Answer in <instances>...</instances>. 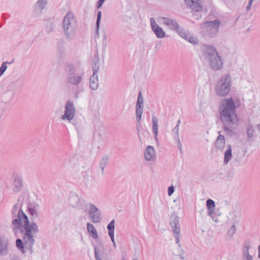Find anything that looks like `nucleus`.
Returning a JSON list of instances; mask_svg holds the SVG:
<instances>
[{"label":"nucleus","instance_id":"f257e3e1","mask_svg":"<svg viewBox=\"0 0 260 260\" xmlns=\"http://www.w3.org/2000/svg\"><path fill=\"white\" fill-rule=\"evenodd\" d=\"M238 106L232 98L224 99L221 102L220 118L224 132L230 136L235 134V131L238 125L239 120L236 113V109Z\"/></svg>","mask_w":260,"mask_h":260},{"label":"nucleus","instance_id":"f03ea898","mask_svg":"<svg viewBox=\"0 0 260 260\" xmlns=\"http://www.w3.org/2000/svg\"><path fill=\"white\" fill-rule=\"evenodd\" d=\"M62 29L64 38L69 41L74 40L77 35L78 22L74 14L68 12L63 17Z\"/></svg>","mask_w":260,"mask_h":260},{"label":"nucleus","instance_id":"7ed1b4c3","mask_svg":"<svg viewBox=\"0 0 260 260\" xmlns=\"http://www.w3.org/2000/svg\"><path fill=\"white\" fill-rule=\"evenodd\" d=\"M203 56L214 71H219L223 67V59L213 46L205 45L202 48Z\"/></svg>","mask_w":260,"mask_h":260},{"label":"nucleus","instance_id":"20e7f679","mask_svg":"<svg viewBox=\"0 0 260 260\" xmlns=\"http://www.w3.org/2000/svg\"><path fill=\"white\" fill-rule=\"evenodd\" d=\"M232 85L231 75L225 74L217 81L215 85V92L218 96L224 97L230 93Z\"/></svg>","mask_w":260,"mask_h":260},{"label":"nucleus","instance_id":"39448f33","mask_svg":"<svg viewBox=\"0 0 260 260\" xmlns=\"http://www.w3.org/2000/svg\"><path fill=\"white\" fill-rule=\"evenodd\" d=\"M13 224L14 225V230H17L21 226L25 229V234L23 237V240L25 243L31 239V228L28 225V219L27 217L23 213L19 212L18 214V219L13 220Z\"/></svg>","mask_w":260,"mask_h":260},{"label":"nucleus","instance_id":"423d86ee","mask_svg":"<svg viewBox=\"0 0 260 260\" xmlns=\"http://www.w3.org/2000/svg\"><path fill=\"white\" fill-rule=\"evenodd\" d=\"M221 25V21L216 19L213 21H206L201 24L202 31L209 37L216 36Z\"/></svg>","mask_w":260,"mask_h":260},{"label":"nucleus","instance_id":"0eeeda50","mask_svg":"<svg viewBox=\"0 0 260 260\" xmlns=\"http://www.w3.org/2000/svg\"><path fill=\"white\" fill-rule=\"evenodd\" d=\"M67 73V81L73 85H78L83 81V73H77L72 66H68L66 69Z\"/></svg>","mask_w":260,"mask_h":260},{"label":"nucleus","instance_id":"6e6552de","mask_svg":"<svg viewBox=\"0 0 260 260\" xmlns=\"http://www.w3.org/2000/svg\"><path fill=\"white\" fill-rule=\"evenodd\" d=\"M88 208L89 217L93 223H99L101 220V213L100 210L93 204L87 203L85 204Z\"/></svg>","mask_w":260,"mask_h":260},{"label":"nucleus","instance_id":"1a4fd4ad","mask_svg":"<svg viewBox=\"0 0 260 260\" xmlns=\"http://www.w3.org/2000/svg\"><path fill=\"white\" fill-rule=\"evenodd\" d=\"M76 108L73 103L69 101H67L64 107V113L60 119L62 120H67L70 122L75 117Z\"/></svg>","mask_w":260,"mask_h":260},{"label":"nucleus","instance_id":"9d476101","mask_svg":"<svg viewBox=\"0 0 260 260\" xmlns=\"http://www.w3.org/2000/svg\"><path fill=\"white\" fill-rule=\"evenodd\" d=\"M241 216L240 207L236 205L233 207L232 211L230 212L227 215L226 223L228 224H235L238 222V220Z\"/></svg>","mask_w":260,"mask_h":260},{"label":"nucleus","instance_id":"9b49d317","mask_svg":"<svg viewBox=\"0 0 260 260\" xmlns=\"http://www.w3.org/2000/svg\"><path fill=\"white\" fill-rule=\"evenodd\" d=\"M172 221L170 224L174 233V237L176 240V243L179 244L180 237V227L179 224V217L177 216H174L172 218Z\"/></svg>","mask_w":260,"mask_h":260},{"label":"nucleus","instance_id":"f8f14e48","mask_svg":"<svg viewBox=\"0 0 260 260\" xmlns=\"http://www.w3.org/2000/svg\"><path fill=\"white\" fill-rule=\"evenodd\" d=\"M206 207L207 209V215L210 216L211 219L215 223L219 222L218 217L215 216V204L214 201L211 199H208L206 201Z\"/></svg>","mask_w":260,"mask_h":260},{"label":"nucleus","instance_id":"ddd939ff","mask_svg":"<svg viewBox=\"0 0 260 260\" xmlns=\"http://www.w3.org/2000/svg\"><path fill=\"white\" fill-rule=\"evenodd\" d=\"M143 112V98L141 92H139L138 96L137 101L136 105V119L138 122H140L141 119Z\"/></svg>","mask_w":260,"mask_h":260},{"label":"nucleus","instance_id":"4468645a","mask_svg":"<svg viewBox=\"0 0 260 260\" xmlns=\"http://www.w3.org/2000/svg\"><path fill=\"white\" fill-rule=\"evenodd\" d=\"M48 0H38L34 9V17H39L47 4Z\"/></svg>","mask_w":260,"mask_h":260},{"label":"nucleus","instance_id":"2eb2a0df","mask_svg":"<svg viewBox=\"0 0 260 260\" xmlns=\"http://www.w3.org/2000/svg\"><path fill=\"white\" fill-rule=\"evenodd\" d=\"M150 24L152 30L155 34L157 38L161 39L166 37V32L164 31L161 27H160L155 22L153 18L150 19Z\"/></svg>","mask_w":260,"mask_h":260},{"label":"nucleus","instance_id":"dca6fc26","mask_svg":"<svg viewBox=\"0 0 260 260\" xmlns=\"http://www.w3.org/2000/svg\"><path fill=\"white\" fill-rule=\"evenodd\" d=\"M251 248L249 240L245 241L242 245V258L244 260H253L252 256L249 254V250Z\"/></svg>","mask_w":260,"mask_h":260},{"label":"nucleus","instance_id":"f3484780","mask_svg":"<svg viewBox=\"0 0 260 260\" xmlns=\"http://www.w3.org/2000/svg\"><path fill=\"white\" fill-rule=\"evenodd\" d=\"M70 205L73 208H79L83 203L80 197L77 194H71L69 199Z\"/></svg>","mask_w":260,"mask_h":260},{"label":"nucleus","instance_id":"a211bd4d","mask_svg":"<svg viewBox=\"0 0 260 260\" xmlns=\"http://www.w3.org/2000/svg\"><path fill=\"white\" fill-rule=\"evenodd\" d=\"M184 1L187 6L193 11L199 12L202 9L200 0H184Z\"/></svg>","mask_w":260,"mask_h":260},{"label":"nucleus","instance_id":"6ab92c4d","mask_svg":"<svg viewBox=\"0 0 260 260\" xmlns=\"http://www.w3.org/2000/svg\"><path fill=\"white\" fill-rule=\"evenodd\" d=\"M144 156L146 160H154L156 158L155 151L151 146H147L144 153Z\"/></svg>","mask_w":260,"mask_h":260},{"label":"nucleus","instance_id":"aec40b11","mask_svg":"<svg viewBox=\"0 0 260 260\" xmlns=\"http://www.w3.org/2000/svg\"><path fill=\"white\" fill-rule=\"evenodd\" d=\"M162 20H163L162 24L168 26L170 29L175 31L178 29L179 26L176 20L165 17H162Z\"/></svg>","mask_w":260,"mask_h":260},{"label":"nucleus","instance_id":"412c9836","mask_svg":"<svg viewBox=\"0 0 260 260\" xmlns=\"http://www.w3.org/2000/svg\"><path fill=\"white\" fill-rule=\"evenodd\" d=\"M24 241V243L22 242V240L20 239H17L16 241V245L17 247L21 250V251L24 253L26 251V248L28 247V244H31V243L32 242V233H31V239L30 240H27V242L25 243V241ZM25 241H27V239L25 240Z\"/></svg>","mask_w":260,"mask_h":260},{"label":"nucleus","instance_id":"4be33fe9","mask_svg":"<svg viewBox=\"0 0 260 260\" xmlns=\"http://www.w3.org/2000/svg\"><path fill=\"white\" fill-rule=\"evenodd\" d=\"M245 153L246 150L244 148H238L236 152L234 153V161L236 164H239L245 156Z\"/></svg>","mask_w":260,"mask_h":260},{"label":"nucleus","instance_id":"5701e85b","mask_svg":"<svg viewBox=\"0 0 260 260\" xmlns=\"http://www.w3.org/2000/svg\"><path fill=\"white\" fill-rule=\"evenodd\" d=\"M225 139L223 135H219L215 142V148L216 151L222 150L225 146Z\"/></svg>","mask_w":260,"mask_h":260},{"label":"nucleus","instance_id":"b1692460","mask_svg":"<svg viewBox=\"0 0 260 260\" xmlns=\"http://www.w3.org/2000/svg\"><path fill=\"white\" fill-rule=\"evenodd\" d=\"M232 157H233V155H232V146L231 145H228L227 146V149L224 153V159H223L224 164H225V165L228 164L230 162V161L232 159Z\"/></svg>","mask_w":260,"mask_h":260},{"label":"nucleus","instance_id":"393cba45","mask_svg":"<svg viewBox=\"0 0 260 260\" xmlns=\"http://www.w3.org/2000/svg\"><path fill=\"white\" fill-rule=\"evenodd\" d=\"M180 123V120H179L177 121V124L176 125V126L173 129V133L174 135V138L175 140L177 141L178 142V148L181 150L182 145L181 143L180 142V139H179V124Z\"/></svg>","mask_w":260,"mask_h":260},{"label":"nucleus","instance_id":"a878e982","mask_svg":"<svg viewBox=\"0 0 260 260\" xmlns=\"http://www.w3.org/2000/svg\"><path fill=\"white\" fill-rule=\"evenodd\" d=\"M152 129L154 134V138L156 142L158 141V119L155 116H152Z\"/></svg>","mask_w":260,"mask_h":260},{"label":"nucleus","instance_id":"bb28decb","mask_svg":"<svg viewBox=\"0 0 260 260\" xmlns=\"http://www.w3.org/2000/svg\"><path fill=\"white\" fill-rule=\"evenodd\" d=\"M90 87L93 90H96L99 86V80L97 75H92L90 77Z\"/></svg>","mask_w":260,"mask_h":260},{"label":"nucleus","instance_id":"cd10ccee","mask_svg":"<svg viewBox=\"0 0 260 260\" xmlns=\"http://www.w3.org/2000/svg\"><path fill=\"white\" fill-rule=\"evenodd\" d=\"M87 229L88 232L92 235V237L94 239H97L99 238L98 234L94 226L90 223H87Z\"/></svg>","mask_w":260,"mask_h":260},{"label":"nucleus","instance_id":"c85d7f7f","mask_svg":"<svg viewBox=\"0 0 260 260\" xmlns=\"http://www.w3.org/2000/svg\"><path fill=\"white\" fill-rule=\"evenodd\" d=\"M108 161V157L107 156H104L100 160V168L101 169L102 175L104 174V169L107 165Z\"/></svg>","mask_w":260,"mask_h":260},{"label":"nucleus","instance_id":"c756f323","mask_svg":"<svg viewBox=\"0 0 260 260\" xmlns=\"http://www.w3.org/2000/svg\"><path fill=\"white\" fill-rule=\"evenodd\" d=\"M236 231V228L235 226V224H232L231 226L228 229L226 233L227 237L231 239L233 238L235 233Z\"/></svg>","mask_w":260,"mask_h":260},{"label":"nucleus","instance_id":"7c9ffc66","mask_svg":"<svg viewBox=\"0 0 260 260\" xmlns=\"http://www.w3.org/2000/svg\"><path fill=\"white\" fill-rule=\"evenodd\" d=\"M114 223H115L114 220H113L108 224V225L107 226L109 236L112 235V234L114 235V229H115Z\"/></svg>","mask_w":260,"mask_h":260},{"label":"nucleus","instance_id":"2f4dec72","mask_svg":"<svg viewBox=\"0 0 260 260\" xmlns=\"http://www.w3.org/2000/svg\"><path fill=\"white\" fill-rule=\"evenodd\" d=\"M102 17V12L101 11H99L97 13V19L96 22V34L98 35L99 34V28H100V24L101 22Z\"/></svg>","mask_w":260,"mask_h":260},{"label":"nucleus","instance_id":"473e14b6","mask_svg":"<svg viewBox=\"0 0 260 260\" xmlns=\"http://www.w3.org/2000/svg\"><path fill=\"white\" fill-rule=\"evenodd\" d=\"M176 31L181 37L185 40H188V35L184 31L183 29L179 27L178 29L176 30Z\"/></svg>","mask_w":260,"mask_h":260},{"label":"nucleus","instance_id":"72a5a7b5","mask_svg":"<svg viewBox=\"0 0 260 260\" xmlns=\"http://www.w3.org/2000/svg\"><path fill=\"white\" fill-rule=\"evenodd\" d=\"M254 132V131L253 126L249 125L247 128V135L249 139L253 137Z\"/></svg>","mask_w":260,"mask_h":260},{"label":"nucleus","instance_id":"f704fd0d","mask_svg":"<svg viewBox=\"0 0 260 260\" xmlns=\"http://www.w3.org/2000/svg\"><path fill=\"white\" fill-rule=\"evenodd\" d=\"M92 68L93 71L92 75H96L99 70V63L98 61H95L92 63Z\"/></svg>","mask_w":260,"mask_h":260},{"label":"nucleus","instance_id":"c9c22d12","mask_svg":"<svg viewBox=\"0 0 260 260\" xmlns=\"http://www.w3.org/2000/svg\"><path fill=\"white\" fill-rule=\"evenodd\" d=\"M94 251L95 260H102L101 258V253L100 249L98 247H95Z\"/></svg>","mask_w":260,"mask_h":260},{"label":"nucleus","instance_id":"e433bc0d","mask_svg":"<svg viewBox=\"0 0 260 260\" xmlns=\"http://www.w3.org/2000/svg\"><path fill=\"white\" fill-rule=\"evenodd\" d=\"M41 202V201L39 200V203ZM39 206V203H36V204H35L34 203V210H33V212H34V218L35 217H37L38 216V213L37 212V211L35 210V208H37V207H38Z\"/></svg>","mask_w":260,"mask_h":260},{"label":"nucleus","instance_id":"4c0bfd02","mask_svg":"<svg viewBox=\"0 0 260 260\" xmlns=\"http://www.w3.org/2000/svg\"><path fill=\"white\" fill-rule=\"evenodd\" d=\"M174 192V188L173 185L169 186L168 189V193L169 196H171Z\"/></svg>","mask_w":260,"mask_h":260},{"label":"nucleus","instance_id":"58836bf2","mask_svg":"<svg viewBox=\"0 0 260 260\" xmlns=\"http://www.w3.org/2000/svg\"><path fill=\"white\" fill-rule=\"evenodd\" d=\"M70 162H71L70 158H66L64 159L63 162H62V165L63 166H66L67 165L69 164L70 163Z\"/></svg>","mask_w":260,"mask_h":260},{"label":"nucleus","instance_id":"ea45409f","mask_svg":"<svg viewBox=\"0 0 260 260\" xmlns=\"http://www.w3.org/2000/svg\"><path fill=\"white\" fill-rule=\"evenodd\" d=\"M254 0H249L248 4L246 7V11H249L251 9V7Z\"/></svg>","mask_w":260,"mask_h":260},{"label":"nucleus","instance_id":"a19ab883","mask_svg":"<svg viewBox=\"0 0 260 260\" xmlns=\"http://www.w3.org/2000/svg\"><path fill=\"white\" fill-rule=\"evenodd\" d=\"M189 42L191 43L192 44H196V40H194L193 38L190 37L188 36V40Z\"/></svg>","mask_w":260,"mask_h":260},{"label":"nucleus","instance_id":"79ce46f5","mask_svg":"<svg viewBox=\"0 0 260 260\" xmlns=\"http://www.w3.org/2000/svg\"><path fill=\"white\" fill-rule=\"evenodd\" d=\"M7 67L6 63H3L1 67L0 68V70L2 72H4L6 71V70L7 69Z\"/></svg>","mask_w":260,"mask_h":260},{"label":"nucleus","instance_id":"37998d69","mask_svg":"<svg viewBox=\"0 0 260 260\" xmlns=\"http://www.w3.org/2000/svg\"><path fill=\"white\" fill-rule=\"evenodd\" d=\"M109 237H110L111 239V241L113 243V246L116 247V243L115 242V240H114V235H111V236H109Z\"/></svg>","mask_w":260,"mask_h":260},{"label":"nucleus","instance_id":"c03bdc74","mask_svg":"<svg viewBox=\"0 0 260 260\" xmlns=\"http://www.w3.org/2000/svg\"><path fill=\"white\" fill-rule=\"evenodd\" d=\"M105 0H99V2H98V6H97V8L98 9H99L100 8H101L103 5V4L104 3V2H105Z\"/></svg>","mask_w":260,"mask_h":260},{"label":"nucleus","instance_id":"a18cd8bd","mask_svg":"<svg viewBox=\"0 0 260 260\" xmlns=\"http://www.w3.org/2000/svg\"><path fill=\"white\" fill-rule=\"evenodd\" d=\"M38 232V227L37 225L34 222V233Z\"/></svg>","mask_w":260,"mask_h":260},{"label":"nucleus","instance_id":"49530a36","mask_svg":"<svg viewBox=\"0 0 260 260\" xmlns=\"http://www.w3.org/2000/svg\"><path fill=\"white\" fill-rule=\"evenodd\" d=\"M103 39L104 41L106 42L107 40V35L106 32H104L103 36Z\"/></svg>","mask_w":260,"mask_h":260},{"label":"nucleus","instance_id":"de8ad7c7","mask_svg":"<svg viewBox=\"0 0 260 260\" xmlns=\"http://www.w3.org/2000/svg\"><path fill=\"white\" fill-rule=\"evenodd\" d=\"M2 250H3L2 245L0 243V252H1L2 251Z\"/></svg>","mask_w":260,"mask_h":260},{"label":"nucleus","instance_id":"09e8293b","mask_svg":"<svg viewBox=\"0 0 260 260\" xmlns=\"http://www.w3.org/2000/svg\"><path fill=\"white\" fill-rule=\"evenodd\" d=\"M257 129L259 131H260V123L257 124Z\"/></svg>","mask_w":260,"mask_h":260},{"label":"nucleus","instance_id":"8fccbe9b","mask_svg":"<svg viewBox=\"0 0 260 260\" xmlns=\"http://www.w3.org/2000/svg\"><path fill=\"white\" fill-rule=\"evenodd\" d=\"M4 73L3 72H2L1 70H0V77L2 75V74Z\"/></svg>","mask_w":260,"mask_h":260},{"label":"nucleus","instance_id":"3c124183","mask_svg":"<svg viewBox=\"0 0 260 260\" xmlns=\"http://www.w3.org/2000/svg\"><path fill=\"white\" fill-rule=\"evenodd\" d=\"M258 110L260 111V103L258 105Z\"/></svg>","mask_w":260,"mask_h":260},{"label":"nucleus","instance_id":"603ef678","mask_svg":"<svg viewBox=\"0 0 260 260\" xmlns=\"http://www.w3.org/2000/svg\"><path fill=\"white\" fill-rule=\"evenodd\" d=\"M138 136H139V140H141V138H140V135L139 134V135H138Z\"/></svg>","mask_w":260,"mask_h":260},{"label":"nucleus","instance_id":"864d4df0","mask_svg":"<svg viewBox=\"0 0 260 260\" xmlns=\"http://www.w3.org/2000/svg\"><path fill=\"white\" fill-rule=\"evenodd\" d=\"M220 213H218V216H220Z\"/></svg>","mask_w":260,"mask_h":260},{"label":"nucleus","instance_id":"5fc2aeb1","mask_svg":"<svg viewBox=\"0 0 260 260\" xmlns=\"http://www.w3.org/2000/svg\"><path fill=\"white\" fill-rule=\"evenodd\" d=\"M105 47H106V43L105 44Z\"/></svg>","mask_w":260,"mask_h":260}]
</instances>
